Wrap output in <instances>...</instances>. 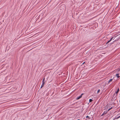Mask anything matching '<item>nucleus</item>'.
I'll return each instance as SVG.
<instances>
[{
	"label": "nucleus",
	"instance_id": "nucleus-12",
	"mask_svg": "<svg viewBox=\"0 0 120 120\" xmlns=\"http://www.w3.org/2000/svg\"><path fill=\"white\" fill-rule=\"evenodd\" d=\"M116 41V40H115V41H114L112 43H111V44H113V43L115 42V41Z\"/></svg>",
	"mask_w": 120,
	"mask_h": 120
},
{
	"label": "nucleus",
	"instance_id": "nucleus-4",
	"mask_svg": "<svg viewBox=\"0 0 120 120\" xmlns=\"http://www.w3.org/2000/svg\"><path fill=\"white\" fill-rule=\"evenodd\" d=\"M108 112V111H104L103 113V114L101 115V116H103L104 115L106 114Z\"/></svg>",
	"mask_w": 120,
	"mask_h": 120
},
{
	"label": "nucleus",
	"instance_id": "nucleus-6",
	"mask_svg": "<svg viewBox=\"0 0 120 120\" xmlns=\"http://www.w3.org/2000/svg\"><path fill=\"white\" fill-rule=\"evenodd\" d=\"M119 73H118V74H117L116 75V76L118 78H119L120 76H119Z\"/></svg>",
	"mask_w": 120,
	"mask_h": 120
},
{
	"label": "nucleus",
	"instance_id": "nucleus-14",
	"mask_svg": "<svg viewBox=\"0 0 120 120\" xmlns=\"http://www.w3.org/2000/svg\"><path fill=\"white\" fill-rule=\"evenodd\" d=\"M120 117V116H119L118 117H117V118H119Z\"/></svg>",
	"mask_w": 120,
	"mask_h": 120
},
{
	"label": "nucleus",
	"instance_id": "nucleus-8",
	"mask_svg": "<svg viewBox=\"0 0 120 120\" xmlns=\"http://www.w3.org/2000/svg\"><path fill=\"white\" fill-rule=\"evenodd\" d=\"M93 100L91 99H90L89 100V102H91Z\"/></svg>",
	"mask_w": 120,
	"mask_h": 120
},
{
	"label": "nucleus",
	"instance_id": "nucleus-7",
	"mask_svg": "<svg viewBox=\"0 0 120 120\" xmlns=\"http://www.w3.org/2000/svg\"><path fill=\"white\" fill-rule=\"evenodd\" d=\"M119 88H118V89L116 91V94H117L119 92Z\"/></svg>",
	"mask_w": 120,
	"mask_h": 120
},
{
	"label": "nucleus",
	"instance_id": "nucleus-10",
	"mask_svg": "<svg viewBox=\"0 0 120 120\" xmlns=\"http://www.w3.org/2000/svg\"><path fill=\"white\" fill-rule=\"evenodd\" d=\"M112 108V107L111 108H110L109 109H108V110L107 111H108H108H109L110 110H111Z\"/></svg>",
	"mask_w": 120,
	"mask_h": 120
},
{
	"label": "nucleus",
	"instance_id": "nucleus-11",
	"mask_svg": "<svg viewBox=\"0 0 120 120\" xmlns=\"http://www.w3.org/2000/svg\"><path fill=\"white\" fill-rule=\"evenodd\" d=\"M45 80V77H44L43 79V80L42 81V82H44Z\"/></svg>",
	"mask_w": 120,
	"mask_h": 120
},
{
	"label": "nucleus",
	"instance_id": "nucleus-13",
	"mask_svg": "<svg viewBox=\"0 0 120 120\" xmlns=\"http://www.w3.org/2000/svg\"><path fill=\"white\" fill-rule=\"evenodd\" d=\"M100 91V90L99 89L97 91V93H98Z\"/></svg>",
	"mask_w": 120,
	"mask_h": 120
},
{
	"label": "nucleus",
	"instance_id": "nucleus-3",
	"mask_svg": "<svg viewBox=\"0 0 120 120\" xmlns=\"http://www.w3.org/2000/svg\"><path fill=\"white\" fill-rule=\"evenodd\" d=\"M45 83V82H42V83L41 85V88H42L44 86Z\"/></svg>",
	"mask_w": 120,
	"mask_h": 120
},
{
	"label": "nucleus",
	"instance_id": "nucleus-9",
	"mask_svg": "<svg viewBox=\"0 0 120 120\" xmlns=\"http://www.w3.org/2000/svg\"><path fill=\"white\" fill-rule=\"evenodd\" d=\"M86 118H87L88 119H89L90 118L88 116H86Z\"/></svg>",
	"mask_w": 120,
	"mask_h": 120
},
{
	"label": "nucleus",
	"instance_id": "nucleus-1",
	"mask_svg": "<svg viewBox=\"0 0 120 120\" xmlns=\"http://www.w3.org/2000/svg\"><path fill=\"white\" fill-rule=\"evenodd\" d=\"M114 37H113L112 38L108 41V42L106 43V44H108L109 42H110L112 40H114Z\"/></svg>",
	"mask_w": 120,
	"mask_h": 120
},
{
	"label": "nucleus",
	"instance_id": "nucleus-15",
	"mask_svg": "<svg viewBox=\"0 0 120 120\" xmlns=\"http://www.w3.org/2000/svg\"><path fill=\"white\" fill-rule=\"evenodd\" d=\"M85 63V62H84L82 64H83Z\"/></svg>",
	"mask_w": 120,
	"mask_h": 120
},
{
	"label": "nucleus",
	"instance_id": "nucleus-2",
	"mask_svg": "<svg viewBox=\"0 0 120 120\" xmlns=\"http://www.w3.org/2000/svg\"><path fill=\"white\" fill-rule=\"evenodd\" d=\"M83 94V93L80 96H79V97H77V98H76V99L77 100H78L81 98L82 97V95Z\"/></svg>",
	"mask_w": 120,
	"mask_h": 120
},
{
	"label": "nucleus",
	"instance_id": "nucleus-5",
	"mask_svg": "<svg viewBox=\"0 0 120 120\" xmlns=\"http://www.w3.org/2000/svg\"><path fill=\"white\" fill-rule=\"evenodd\" d=\"M113 79H110L108 81V84H109L110 83V82H111L112 81Z\"/></svg>",
	"mask_w": 120,
	"mask_h": 120
}]
</instances>
